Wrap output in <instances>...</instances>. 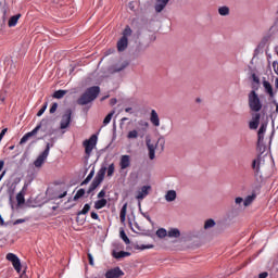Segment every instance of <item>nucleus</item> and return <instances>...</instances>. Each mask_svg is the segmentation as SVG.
I'll list each match as a JSON object with an SVG mask.
<instances>
[{
    "label": "nucleus",
    "mask_w": 278,
    "mask_h": 278,
    "mask_svg": "<svg viewBox=\"0 0 278 278\" xmlns=\"http://www.w3.org/2000/svg\"><path fill=\"white\" fill-rule=\"evenodd\" d=\"M39 131H42L48 136H53L54 130L50 119H41L40 123L31 131L27 132L25 136L22 137L20 144H25V142H27L29 138H34V136H37Z\"/></svg>",
    "instance_id": "nucleus-1"
},
{
    "label": "nucleus",
    "mask_w": 278,
    "mask_h": 278,
    "mask_svg": "<svg viewBox=\"0 0 278 278\" xmlns=\"http://www.w3.org/2000/svg\"><path fill=\"white\" fill-rule=\"evenodd\" d=\"M101 93V88L99 86L89 87L85 90V92L77 100L78 105H88V103H92Z\"/></svg>",
    "instance_id": "nucleus-2"
},
{
    "label": "nucleus",
    "mask_w": 278,
    "mask_h": 278,
    "mask_svg": "<svg viewBox=\"0 0 278 278\" xmlns=\"http://www.w3.org/2000/svg\"><path fill=\"white\" fill-rule=\"evenodd\" d=\"M249 108L252 112H260L262 110V101L255 90H252L248 96Z\"/></svg>",
    "instance_id": "nucleus-3"
},
{
    "label": "nucleus",
    "mask_w": 278,
    "mask_h": 278,
    "mask_svg": "<svg viewBox=\"0 0 278 278\" xmlns=\"http://www.w3.org/2000/svg\"><path fill=\"white\" fill-rule=\"evenodd\" d=\"M97 140H98L97 135H92L89 139L83 142L87 157H90L92 150L94 149V147H97Z\"/></svg>",
    "instance_id": "nucleus-4"
},
{
    "label": "nucleus",
    "mask_w": 278,
    "mask_h": 278,
    "mask_svg": "<svg viewBox=\"0 0 278 278\" xmlns=\"http://www.w3.org/2000/svg\"><path fill=\"white\" fill-rule=\"evenodd\" d=\"M47 157H49V146H46V149L35 160L34 166L35 168H42V164L47 161Z\"/></svg>",
    "instance_id": "nucleus-5"
},
{
    "label": "nucleus",
    "mask_w": 278,
    "mask_h": 278,
    "mask_svg": "<svg viewBox=\"0 0 278 278\" xmlns=\"http://www.w3.org/2000/svg\"><path fill=\"white\" fill-rule=\"evenodd\" d=\"M73 116V110L67 109L64 114L62 115L60 129H66L68 128V125H71V117Z\"/></svg>",
    "instance_id": "nucleus-6"
},
{
    "label": "nucleus",
    "mask_w": 278,
    "mask_h": 278,
    "mask_svg": "<svg viewBox=\"0 0 278 278\" xmlns=\"http://www.w3.org/2000/svg\"><path fill=\"white\" fill-rule=\"evenodd\" d=\"M7 260L13 264V267L16 270V273L21 274L22 265L18 256H16V254L14 253H9L7 254Z\"/></svg>",
    "instance_id": "nucleus-7"
},
{
    "label": "nucleus",
    "mask_w": 278,
    "mask_h": 278,
    "mask_svg": "<svg viewBox=\"0 0 278 278\" xmlns=\"http://www.w3.org/2000/svg\"><path fill=\"white\" fill-rule=\"evenodd\" d=\"M106 172H108V167H101L97 173L94 179L92 180V184H94L98 187L101 186V184H103V179H105Z\"/></svg>",
    "instance_id": "nucleus-8"
},
{
    "label": "nucleus",
    "mask_w": 278,
    "mask_h": 278,
    "mask_svg": "<svg viewBox=\"0 0 278 278\" xmlns=\"http://www.w3.org/2000/svg\"><path fill=\"white\" fill-rule=\"evenodd\" d=\"M125 275V273L121 269V267H115L112 269H109L105 273V278H121Z\"/></svg>",
    "instance_id": "nucleus-9"
},
{
    "label": "nucleus",
    "mask_w": 278,
    "mask_h": 278,
    "mask_svg": "<svg viewBox=\"0 0 278 278\" xmlns=\"http://www.w3.org/2000/svg\"><path fill=\"white\" fill-rule=\"evenodd\" d=\"M119 166L122 170L129 168L131 166V156L125 154L121 156Z\"/></svg>",
    "instance_id": "nucleus-10"
},
{
    "label": "nucleus",
    "mask_w": 278,
    "mask_h": 278,
    "mask_svg": "<svg viewBox=\"0 0 278 278\" xmlns=\"http://www.w3.org/2000/svg\"><path fill=\"white\" fill-rule=\"evenodd\" d=\"M170 0H156V3L154 5V10L157 14H160L161 12H164V9L166 8V5H168V2Z\"/></svg>",
    "instance_id": "nucleus-11"
},
{
    "label": "nucleus",
    "mask_w": 278,
    "mask_h": 278,
    "mask_svg": "<svg viewBox=\"0 0 278 278\" xmlns=\"http://www.w3.org/2000/svg\"><path fill=\"white\" fill-rule=\"evenodd\" d=\"M127 47H129V39L122 37L118 41H117V51L123 52L127 49Z\"/></svg>",
    "instance_id": "nucleus-12"
},
{
    "label": "nucleus",
    "mask_w": 278,
    "mask_h": 278,
    "mask_svg": "<svg viewBox=\"0 0 278 278\" xmlns=\"http://www.w3.org/2000/svg\"><path fill=\"white\" fill-rule=\"evenodd\" d=\"M129 66V62L125 61L119 65H113L110 67V73H121V71H125L126 67Z\"/></svg>",
    "instance_id": "nucleus-13"
},
{
    "label": "nucleus",
    "mask_w": 278,
    "mask_h": 278,
    "mask_svg": "<svg viewBox=\"0 0 278 278\" xmlns=\"http://www.w3.org/2000/svg\"><path fill=\"white\" fill-rule=\"evenodd\" d=\"M150 123H152L154 127H160V115H157V112L155 110L151 111Z\"/></svg>",
    "instance_id": "nucleus-14"
},
{
    "label": "nucleus",
    "mask_w": 278,
    "mask_h": 278,
    "mask_svg": "<svg viewBox=\"0 0 278 278\" xmlns=\"http://www.w3.org/2000/svg\"><path fill=\"white\" fill-rule=\"evenodd\" d=\"M150 190H151V186H143L141 188V191L138 192L136 199H138L139 201H142V199H144V197H147V194H149Z\"/></svg>",
    "instance_id": "nucleus-15"
},
{
    "label": "nucleus",
    "mask_w": 278,
    "mask_h": 278,
    "mask_svg": "<svg viewBox=\"0 0 278 278\" xmlns=\"http://www.w3.org/2000/svg\"><path fill=\"white\" fill-rule=\"evenodd\" d=\"M266 127H268V124L263 123L258 129L257 138H258V144L261 142H264V134H266Z\"/></svg>",
    "instance_id": "nucleus-16"
},
{
    "label": "nucleus",
    "mask_w": 278,
    "mask_h": 278,
    "mask_svg": "<svg viewBox=\"0 0 278 278\" xmlns=\"http://www.w3.org/2000/svg\"><path fill=\"white\" fill-rule=\"evenodd\" d=\"M112 255L115 260H121L123 257H129V255H131V253L125 252V251L116 252V250H113Z\"/></svg>",
    "instance_id": "nucleus-17"
},
{
    "label": "nucleus",
    "mask_w": 278,
    "mask_h": 278,
    "mask_svg": "<svg viewBox=\"0 0 278 278\" xmlns=\"http://www.w3.org/2000/svg\"><path fill=\"white\" fill-rule=\"evenodd\" d=\"M263 86L265 88V92H267V94H269V97L273 99V97H275L273 85H270L267 80H263Z\"/></svg>",
    "instance_id": "nucleus-18"
},
{
    "label": "nucleus",
    "mask_w": 278,
    "mask_h": 278,
    "mask_svg": "<svg viewBox=\"0 0 278 278\" xmlns=\"http://www.w3.org/2000/svg\"><path fill=\"white\" fill-rule=\"evenodd\" d=\"M175 199H177V192L175 190L167 191V193L165 194V201L170 203L175 201Z\"/></svg>",
    "instance_id": "nucleus-19"
},
{
    "label": "nucleus",
    "mask_w": 278,
    "mask_h": 278,
    "mask_svg": "<svg viewBox=\"0 0 278 278\" xmlns=\"http://www.w3.org/2000/svg\"><path fill=\"white\" fill-rule=\"evenodd\" d=\"M150 160H155V146L151 144V141H147Z\"/></svg>",
    "instance_id": "nucleus-20"
},
{
    "label": "nucleus",
    "mask_w": 278,
    "mask_h": 278,
    "mask_svg": "<svg viewBox=\"0 0 278 278\" xmlns=\"http://www.w3.org/2000/svg\"><path fill=\"white\" fill-rule=\"evenodd\" d=\"M18 18H21V14H16L10 17L8 22L9 27H16V23H18Z\"/></svg>",
    "instance_id": "nucleus-21"
},
{
    "label": "nucleus",
    "mask_w": 278,
    "mask_h": 278,
    "mask_svg": "<svg viewBox=\"0 0 278 278\" xmlns=\"http://www.w3.org/2000/svg\"><path fill=\"white\" fill-rule=\"evenodd\" d=\"M108 205V200L105 199H100L94 202V210H103Z\"/></svg>",
    "instance_id": "nucleus-22"
},
{
    "label": "nucleus",
    "mask_w": 278,
    "mask_h": 278,
    "mask_svg": "<svg viewBox=\"0 0 278 278\" xmlns=\"http://www.w3.org/2000/svg\"><path fill=\"white\" fill-rule=\"evenodd\" d=\"M168 238H179L181 236V232L179 231V229L177 228H172L168 232H167Z\"/></svg>",
    "instance_id": "nucleus-23"
},
{
    "label": "nucleus",
    "mask_w": 278,
    "mask_h": 278,
    "mask_svg": "<svg viewBox=\"0 0 278 278\" xmlns=\"http://www.w3.org/2000/svg\"><path fill=\"white\" fill-rule=\"evenodd\" d=\"M127 216V203H125L119 212L121 223H125V218Z\"/></svg>",
    "instance_id": "nucleus-24"
},
{
    "label": "nucleus",
    "mask_w": 278,
    "mask_h": 278,
    "mask_svg": "<svg viewBox=\"0 0 278 278\" xmlns=\"http://www.w3.org/2000/svg\"><path fill=\"white\" fill-rule=\"evenodd\" d=\"M252 168H253L255 175H260V159L253 160Z\"/></svg>",
    "instance_id": "nucleus-25"
},
{
    "label": "nucleus",
    "mask_w": 278,
    "mask_h": 278,
    "mask_svg": "<svg viewBox=\"0 0 278 278\" xmlns=\"http://www.w3.org/2000/svg\"><path fill=\"white\" fill-rule=\"evenodd\" d=\"M213 227H216V222L212 218L206 219L204 223V229H212Z\"/></svg>",
    "instance_id": "nucleus-26"
},
{
    "label": "nucleus",
    "mask_w": 278,
    "mask_h": 278,
    "mask_svg": "<svg viewBox=\"0 0 278 278\" xmlns=\"http://www.w3.org/2000/svg\"><path fill=\"white\" fill-rule=\"evenodd\" d=\"M92 177H94V168H92V170L90 172V174L87 176V178L80 184V186H86L88 184H90V181L92 180Z\"/></svg>",
    "instance_id": "nucleus-27"
},
{
    "label": "nucleus",
    "mask_w": 278,
    "mask_h": 278,
    "mask_svg": "<svg viewBox=\"0 0 278 278\" xmlns=\"http://www.w3.org/2000/svg\"><path fill=\"white\" fill-rule=\"evenodd\" d=\"M253 201H255V195H248L245 198V200L243 201L244 207H249V205H251V203H253Z\"/></svg>",
    "instance_id": "nucleus-28"
},
{
    "label": "nucleus",
    "mask_w": 278,
    "mask_h": 278,
    "mask_svg": "<svg viewBox=\"0 0 278 278\" xmlns=\"http://www.w3.org/2000/svg\"><path fill=\"white\" fill-rule=\"evenodd\" d=\"M156 236L157 238H166V236H168V231H166V229L164 228H160L156 230Z\"/></svg>",
    "instance_id": "nucleus-29"
},
{
    "label": "nucleus",
    "mask_w": 278,
    "mask_h": 278,
    "mask_svg": "<svg viewBox=\"0 0 278 278\" xmlns=\"http://www.w3.org/2000/svg\"><path fill=\"white\" fill-rule=\"evenodd\" d=\"M218 14H220V16H229V8L228 7H220L218 9Z\"/></svg>",
    "instance_id": "nucleus-30"
},
{
    "label": "nucleus",
    "mask_w": 278,
    "mask_h": 278,
    "mask_svg": "<svg viewBox=\"0 0 278 278\" xmlns=\"http://www.w3.org/2000/svg\"><path fill=\"white\" fill-rule=\"evenodd\" d=\"M84 194H86V189H79L76 194L74 195L73 201H79V199H81V197H84Z\"/></svg>",
    "instance_id": "nucleus-31"
},
{
    "label": "nucleus",
    "mask_w": 278,
    "mask_h": 278,
    "mask_svg": "<svg viewBox=\"0 0 278 278\" xmlns=\"http://www.w3.org/2000/svg\"><path fill=\"white\" fill-rule=\"evenodd\" d=\"M119 236L125 244H131V241L129 240V237H127V233H125V230H121Z\"/></svg>",
    "instance_id": "nucleus-32"
},
{
    "label": "nucleus",
    "mask_w": 278,
    "mask_h": 278,
    "mask_svg": "<svg viewBox=\"0 0 278 278\" xmlns=\"http://www.w3.org/2000/svg\"><path fill=\"white\" fill-rule=\"evenodd\" d=\"M66 90H58L53 93L54 99H63V97L66 94Z\"/></svg>",
    "instance_id": "nucleus-33"
},
{
    "label": "nucleus",
    "mask_w": 278,
    "mask_h": 278,
    "mask_svg": "<svg viewBox=\"0 0 278 278\" xmlns=\"http://www.w3.org/2000/svg\"><path fill=\"white\" fill-rule=\"evenodd\" d=\"M88 212H90V204H85L83 210L77 213V216L86 215Z\"/></svg>",
    "instance_id": "nucleus-34"
},
{
    "label": "nucleus",
    "mask_w": 278,
    "mask_h": 278,
    "mask_svg": "<svg viewBox=\"0 0 278 278\" xmlns=\"http://www.w3.org/2000/svg\"><path fill=\"white\" fill-rule=\"evenodd\" d=\"M127 138L128 140H136V138H138V130H130L127 134Z\"/></svg>",
    "instance_id": "nucleus-35"
},
{
    "label": "nucleus",
    "mask_w": 278,
    "mask_h": 278,
    "mask_svg": "<svg viewBox=\"0 0 278 278\" xmlns=\"http://www.w3.org/2000/svg\"><path fill=\"white\" fill-rule=\"evenodd\" d=\"M16 201L18 205H23L25 203V195L23 192L17 193Z\"/></svg>",
    "instance_id": "nucleus-36"
},
{
    "label": "nucleus",
    "mask_w": 278,
    "mask_h": 278,
    "mask_svg": "<svg viewBox=\"0 0 278 278\" xmlns=\"http://www.w3.org/2000/svg\"><path fill=\"white\" fill-rule=\"evenodd\" d=\"M131 34H132L131 27L126 26L123 31L122 38H129V36H131Z\"/></svg>",
    "instance_id": "nucleus-37"
},
{
    "label": "nucleus",
    "mask_w": 278,
    "mask_h": 278,
    "mask_svg": "<svg viewBox=\"0 0 278 278\" xmlns=\"http://www.w3.org/2000/svg\"><path fill=\"white\" fill-rule=\"evenodd\" d=\"M257 151L258 153H264L266 151V146H264V141L260 143V139H257Z\"/></svg>",
    "instance_id": "nucleus-38"
},
{
    "label": "nucleus",
    "mask_w": 278,
    "mask_h": 278,
    "mask_svg": "<svg viewBox=\"0 0 278 278\" xmlns=\"http://www.w3.org/2000/svg\"><path fill=\"white\" fill-rule=\"evenodd\" d=\"M112 116H114V111L109 113L104 119H103V125H109V123L112 121Z\"/></svg>",
    "instance_id": "nucleus-39"
},
{
    "label": "nucleus",
    "mask_w": 278,
    "mask_h": 278,
    "mask_svg": "<svg viewBox=\"0 0 278 278\" xmlns=\"http://www.w3.org/2000/svg\"><path fill=\"white\" fill-rule=\"evenodd\" d=\"M262 118V114H260V113H255V114H253L252 115V121L251 122H253V123H258L260 124V119Z\"/></svg>",
    "instance_id": "nucleus-40"
},
{
    "label": "nucleus",
    "mask_w": 278,
    "mask_h": 278,
    "mask_svg": "<svg viewBox=\"0 0 278 278\" xmlns=\"http://www.w3.org/2000/svg\"><path fill=\"white\" fill-rule=\"evenodd\" d=\"M266 42H268V37H264L262 41L258 43V49H264L266 47Z\"/></svg>",
    "instance_id": "nucleus-41"
},
{
    "label": "nucleus",
    "mask_w": 278,
    "mask_h": 278,
    "mask_svg": "<svg viewBox=\"0 0 278 278\" xmlns=\"http://www.w3.org/2000/svg\"><path fill=\"white\" fill-rule=\"evenodd\" d=\"M114 163H112L108 168V177H112L114 175Z\"/></svg>",
    "instance_id": "nucleus-42"
},
{
    "label": "nucleus",
    "mask_w": 278,
    "mask_h": 278,
    "mask_svg": "<svg viewBox=\"0 0 278 278\" xmlns=\"http://www.w3.org/2000/svg\"><path fill=\"white\" fill-rule=\"evenodd\" d=\"M260 127V123L256 122H250L249 123V128L250 129H257Z\"/></svg>",
    "instance_id": "nucleus-43"
},
{
    "label": "nucleus",
    "mask_w": 278,
    "mask_h": 278,
    "mask_svg": "<svg viewBox=\"0 0 278 278\" xmlns=\"http://www.w3.org/2000/svg\"><path fill=\"white\" fill-rule=\"evenodd\" d=\"M56 111H58V102H54L50 108V114H55Z\"/></svg>",
    "instance_id": "nucleus-44"
},
{
    "label": "nucleus",
    "mask_w": 278,
    "mask_h": 278,
    "mask_svg": "<svg viewBox=\"0 0 278 278\" xmlns=\"http://www.w3.org/2000/svg\"><path fill=\"white\" fill-rule=\"evenodd\" d=\"M47 110V102L43 104V106L38 111L37 116H41L45 114V111Z\"/></svg>",
    "instance_id": "nucleus-45"
},
{
    "label": "nucleus",
    "mask_w": 278,
    "mask_h": 278,
    "mask_svg": "<svg viewBox=\"0 0 278 278\" xmlns=\"http://www.w3.org/2000/svg\"><path fill=\"white\" fill-rule=\"evenodd\" d=\"M235 203L236 205H242V203H244V199H242L241 197H238L235 199Z\"/></svg>",
    "instance_id": "nucleus-46"
},
{
    "label": "nucleus",
    "mask_w": 278,
    "mask_h": 278,
    "mask_svg": "<svg viewBox=\"0 0 278 278\" xmlns=\"http://www.w3.org/2000/svg\"><path fill=\"white\" fill-rule=\"evenodd\" d=\"M252 79H253L254 84H257V86H260V77H257V75L252 74Z\"/></svg>",
    "instance_id": "nucleus-47"
},
{
    "label": "nucleus",
    "mask_w": 278,
    "mask_h": 278,
    "mask_svg": "<svg viewBox=\"0 0 278 278\" xmlns=\"http://www.w3.org/2000/svg\"><path fill=\"white\" fill-rule=\"evenodd\" d=\"M88 261L90 266H94V260L92 258V254L88 253Z\"/></svg>",
    "instance_id": "nucleus-48"
},
{
    "label": "nucleus",
    "mask_w": 278,
    "mask_h": 278,
    "mask_svg": "<svg viewBox=\"0 0 278 278\" xmlns=\"http://www.w3.org/2000/svg\"><path fill=\"white\" fill-rule=\"evenodd\" d=\"M5 134H8V128L2 129V131L0 132V142L1 140H3V136H5Z\"/></svg>",
    "instance_id": "nucleus-49"
},
{
    "label": "nucleus",
    "mask_w": 278,
    "mask_h": 278,
    "mask_svg": "<svg viewBox=\"0 0 278 278\" xmlns=\"http://www.w3.org/2000/svg\"><path fill=\"white\" fill-rule=\"evenodd\" d=\"M153 244H148V245H141L139 249H141V251H144V249H153Z\"/></svg>",
    "instance_id": "nucleus-50"
},
{
    "label": "nucleus",
    "mask_w": 278,
    "mask_h": 278,
    "mask_svg": "<svg viewBox=\"0 0 278 278\" xmlns=\"http://www.w3.org/2000/svg\"><path fill=\"white\" fill-rule=\"evenodd\" d=\"M51 143H47L46 147H49V151H51V148H53V144L55 143V140L53 138L50 139Z\"/></svg>",
    "instance_id": "nucleus-51"
},
{
    "label": "nucleus",
    "mask_w": 278,
    "mask_h": 278,
    "mask_svg": "<svg viewBox=\"0 0 278 278\" xmlns=\"http://www.w3.org/2000/svg\"><path fill=\"white\" fill-rule=\"evenodd\" d=\"M105 197V190H101L99 193H98V199H103Z\"/></svg>",
    "instance_id": "nucleus-52"
},
{
    "label": "nucleus",
    "mask_w": 278,
    "mask_h": 278,
    "mask_svg": "<svg viewBox=\"0 0 278 278\" xmlns=\"http://www.w3.org/2000/svg\"><path fill=\"white\" fill-rule=\"evenodd\" d=\"M91 218H93V220H99V214L91 212Z\"/></svg>",
    "instance_id": "nucleus-53"
},
{
    "label": "nucleus",
    "mask_w": 278,
    "mask_h": 278,
    "mask_svg": "<svg viewBox=\"0 0 278 278\" xmlns=\"http://www.w3.org/2000/svg\"><path fill=\"white\" fill-rule=\"evenodd\" d=\"M97 188H99V187L96 184L91 182L89 189L94 192V190H97Z\"/></svg>",
    "instance_id": "nucleus-54"
},
{
    "label": "nucleus",
    "mask_w": 278,
    "mask_h": 278,
    "mask_svg": "<svg viewBox=\"0 0 278 278\" xmlns=\"http://www.w3.org/2000/svg\"><path fill=\"white\" fill-rule=\"evenodd\" d=\"M26 219H16L13 225H21L23 223H25Z\"/></svg>",
    "instance_id": "nucleus-55"
},
{
    "label": "nucleus",
    "mask_w": 278,
    "mask_h": 278,
    "mask_svg": "<svg viewBox=\"0 0 278 278\" xmlns=\"http://www.w3.org/2000/svg\"><path fill=\"white\" fill-rule=\"evenodd\" d=\"M128 8H129V10H131L132 12L136 10V7L134 5V2H129V3H128Z\"/></svg>",
    "instance_id": "nucleus-56"
},
{
    "label": "nucleus",
    "mask_w": 278,
    "mask_h": 278,
    "mask_svg": "<svg viewBox=\"0 0 278 278\" xmlns=\"http://www.w3.org/2000/svg\"><path fill=\"white\" fill-rule=\"evenodd\" d=\"M141 214H142V216H144V218H147V220H149V223H153L151 220V216H149L147 213H141Z\"/></svg>",
    "instance_id": "nucleus-57"
},
{
    "label": "nucleus",
    "mask_w": 278,
    "mask_h": 278,
    "mask_svg": "<svg viewBox=\"0 0 278 278\" xmlns=\"http://www.w3.org/2000/svg\"><path fill=\"white\" fill-rule=\"evenodd\" d=\"M116 103H117L116 98H113L110 100V105H116Z\"/></svg>",
    "instance_id": "nucleus-58"
},
{
    "label": "nucleus",
    "mask_w": 278,
    "mask_h": 278,
    "mask_svg": "<svg viewBox=\"0 0 278 278\" xmlns=\"http://www.w3.org/2000/svg\"><path fill=\"white\" fill-rule=\"evenodd\" d=\"M273 105L276 106V114L278 113V103H277V100H273L271 101Z\"/></svg>",
    "instance_id": "nucleus-59"
},
{
    "label": "nucleus",
    "mask_w": 278,
    "mask_h": 278,
    "mask_svg": "<svg viewBox=\"0 0 278 278\" xmlns=\"http://www.w3.org/2000/svg\"><path fill=\"white\" fill-rule=\"evenodd\" d=\"M5 165V162L0 161V172L3 170V166Z\"/></svg>",
    "instance_id": "nucleus-60"
},
{
    "label": "nucleus",
    "mask_w": 278,
    "mask_h": 278,
    "mask_svg": "<svg viewBox=\"0 0 278 278\" xmlns=\"http://www.w3.org/2000/svg\"><path fill=\"white\" fill-rule=\"evenodd\" d=\"M67 192L64 191L62 194L59 195V199H64V197H66Z\"/></svg>",
    "instance_id": "nucleus-61"
},
{
    "label": "nucleus",
    "mask_w": 278,
    "mask_h": 278,
    "mask_svg": "<svg viewBox=\"0 0 278 278\" xmlns=\"http://www.w3.org/2000/svg\"><path fill=\"white\" fill-rule=\"evenodd\" d=\"M0 225H1V227H3V225H5V222L3 220V217H1V215H0Z\"/></svg>",
    "instance_id": "nucleus-62"
},
{
    "label": "nucleus",
    "mask_w": 278,
    "mask_h": 278,
    "mask_svg": "<svg viewBox=\"0 0 278 278\" xmlns=\"http://www.w3.org/2000/svg\"><path fill=\"white\" fill-rule=\"evenodd\" d=\"M131 110H134V109H131V108H126V109H125V112L131 114Z\"/></svg>",
    "instance_id": "nucleus-63"
},
{
    "label": "nucleus",
    "mask_w": 278,
    "mask_h": 278,
    "mask_svg": "<svg viewBox=\"0 0 278 278\" xmlns=\"http://www.w3.org/2000/svg\"><path fill=\"white\" fill-rule=\"evenodd\" d=\"M275 84H276V89L278 90V78H276Z\"/></svg>",
    "instance_id": "nucleus-64"
}]
</instances>
